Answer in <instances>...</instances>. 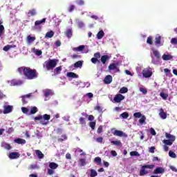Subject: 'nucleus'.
<instances>
[{"instance_id": "72a5a7b5", "label": "nucleus", "mask_w": 177, "mask_h": 177, "mask_svg": "<svg viewBox=\"0 0 177 177\" xmlns=\"http://www.w3.org/2000/svg\"><path fill=\"white\" fill-rule=\"evenodd\" d=\"M90 172L91 177H96V176L97 175V171H96V170L93 169H90Z\"/></svg>"}, {"instance_id": "20e7f679", "label": "nucleus", "mask_w": 177, "mask_h": 177, "mask_svg": "<svg viewBox=\"0 0 177 177\" xmlns=\"http://www.w3.org/2000/svg\"><path fill=\"white\" fill-rule=\"evenodd\" d=\"M151 50L153 56H155L156 58V59H154V58H153L151 60V63L156 65L160 64V60L161 59V54L160 53V51L154 48H151Z\"/></svg>"}, {"instance_id": "7c9ffc66", "label": "nucleus", "mask_w": 177, "mask_h": 177, "mask_svg": "<svg viewBox=\"0 0 177 177\" xmlns=\"http://www.w3.org/2000/svg\"><path fill=\"white\" fill-rule=\"evenodd\" d=\"M113 135L115 136H122L124 135V132L119 130H115V131L113 132Z\"/></svg>"}, {"instance_id": "338daca9", "label": "nucleus", "mask_w": 177, "mask_h": 177, "mask_svg": "<svg viewBox=\"0 0 177 177\" xmlns=\"http://www.w3.org/2000/svg\"><path fill=\"white\" fill-rule=\"evenodd\" d=\"M35 55H37V56H41V55H42V50H36Z\"/></svg>"}, {"instance_id": "b1692460", "label": "nucleus", "mask_w": 177, "mask_h": 177, "mask_svg": "<svg viewBox=\"0 0 177 177\" xmlns=\"http://www.w3.org/2000/svg\"><path fill=\"white\" fill-rule=\"evenodd\" d=\"M12 85H13V86H19V85H21V84H23V82H21V80H12L11 82Z\"/></svg>"}, {"instance_id": "6e6552de", "label": "nucleus", "mask_w": 177, "mask_h": 177, "mask_svg": "<svg viewBox=\"0 0 177 177\" xmlns=\"http://www.w3.org/2000/svg\"><path fill=\"white\" fill-rule=\"evenodd\" d=\"M142 75L145 78H150L153 75V73L149 69H144L142 71Z\"/></svg>"}, {"instance_id": "a19ab883", "label": "nucleus", "mask_w": 177, "mask_h": 177, "mask_svg": "<svg viewBox=\"0 0 177 177\" xmlns=\"http://www.w3.org/2000/svg\"><path fill=\"white\" fill-rule=\"evenodd\" d=\"M130 156L139 157L140 156V154L139 153V152H138L136 151H133L130 152Z\"/></svg>"}, {"instance_id": "c756f323", "label": "nucleus", "mask_w": 177, "mask_h": 177, "mask_svg": "<svg viewBox=\"0 0 177 177\" xmlns=\"http://www.w3.org/2000/svg\"><path fill=\"white\" fill-rule=\"evenodd\" d=\"M36 113H38V108H37V106H33L30 109L29 115H31V114H35Z\"/></svg>"}, {"instance_id": "7ed1b4c3", "label": "nucleus", "mask_w": 177, "mask_h": 177, "mask_svg": "<svg viewBox=\"0 0 177 177\" xmlns=\"http://www.w3.org/2000/svg\"><path fill=\"white\" fill-rule=\"evenodd\" d=\"M44 118V120H42ZM35 121H40V124L41 125H48V122L45 121H49L50 120V115L44 114L43 116L42 115H39L34 118Z\"/></svg>"}, {"instance_id": "9d476101", "label": "nucleus", "mask_w": 177, "mask_h": 177, "mask_svg": "<svg viewBox=\"0 0 177 177\" xmlns=\"http://www.w3.org/2000/svg\"><path fill=\"white\" fill-rule=\"evenodd\" d=\"M10 160H15L16 158H19L20 157V153L19 152H10L8 156Z\"/></svg>"}, {"instance_id": "e433bc0d", "label": "nucleus", "mask_w": 177, "mask_h": 177, "mask_svg": "<svg viewBox=\"0 0 177 177\" xmlns=\"http://www.w3.org/2000/svg\"><path fill=\"white\" fill-rule=\"evenodd\" d=\"M62 71V66H58L54 69V73L57 75L60 74V72Z\"/></svg>"}, {"instance_id": "69168bd1", "label": "nucleus", "mask_w": 177, "mask_h": 177, "mask_svg": "<svg viewBox=\"0 0 177 177\" xmlns=\"http://www.w3.org/2000/svg\"><path fill=\"white\" fill-rule=\"evenodd\" d=\"M94 57L95 59H100V53L97 52L94 54Z\"/></svg>"}, {"instance_id": "c9c22d12", "label": "nucleus", "mask_w": 177, "mask_h": 177, "mask_svg": "<svg viewBox=\"0 0 177 177\" xmlns=\"http://www.w3.org/2000/svg\"><path fill=\"white\" fill-rule=\"evenodd\" d=\"M2 146L6 149V150H10L12 149V147L8 143H3Z\"/></svg>"}, {"instance_id": "473e14b6", "label": "nucleus", "mask_w": 177, "mask_h": 177, "mask_svg": "<svg viewBox=\"0 0 177 177\" xmlns=\"http://www.w3.org/2000/svg\"><path fill=\"white\" fill-rule=\"evenodd\" d=\"M163 143L166 145V146H172L174 141H171V140H163Z\"/></svg>"}, {"instance_id": "c03bdc74", "label": "nucleus", "mask_w": 177, "mask_h": 177, "mask_svg": "<svg viewBox=\"0 0 177 177\" xmlns=\"http://www.w3.org/2000/svg\"><path fill=\"white\" fill-rule=\"evenodd\" d=\"M160 96L163 99V100H167L168 99V94L165 93H160Z\"/></svg>"}, {"instance_id": "5701e85b", "label": "nucleus", "mask_w": 177, "mask_h": 177, "mask_svg": "<svg viewBox=\"0 0 177 177\" xmlns=\"http://www.w3.org/2000/svg\"><path fill=\"white\" fill-rule=\"evenodd\" d=\"M84 62L83 61H77L74 64L75 68H78L82 67Z\"/></svg>"}, {"instance_id": "2f4dec72", "label": "nucleus", "mask_w": 177, "mask_h": 177, "mask_svg": "<svg viewBox=\"0 0 177 177\" xmlns=\"http://www.w3.org/2000/svg\"><path fill=\"white\" fill-rule=\"evenodd\" d=\"M57 167H59V165H57V163L50 162L49 164V167L50 168V169H56Z\"/></svg>"}, {"instance_id": "ddd939ff", "label": "nucleus", "mask_w": 177, "mask_h": 177, "mask_svg": "<svg viewBox=\"0 0 177 177\" xmlns=\"http://www.w3.org/2000/svg\"><path fill=\"white\" fill-rule=\"evenodd\" d=\"M159 115L162 120H165L167 118V113L164 112V109H162V108L159 109Z\"/></svg>"}, {"instance_id": "f03ea898", "label": "nucleus", "mask_w": 177, "mask_h": 177, "mask_svg": "<svg viewBox=\"0 0 177 177\" xmlns=\"http://www.w3.org/2000/svg\"><path fill=\"white\" fill-rule=\"evenodd\" d=\"M59 62V59H48V61L45 62V67L48 71L50 70H53L56 66H57V62Z\"/></svg>"}, {"instance_id": "4d7b16f0", "label": "nucleus", "mask_w": 177, "mask_h": 177, "mask_svg": "<svg viewBox=\"0 0 177 177\" xmlns=\"http://www.w3.org/2000/svg\"><path fill=\"white\" fill-rule=\"evenodd\" d=\"M140 91L143 93V95H147V90L143 87L140 88Z\"/></svg>"}, {"instance_id": "4c0bfd02", "label": "nucleus", "mask_w": 177, "mask_h": 177, "mask_svg": "<svg viewBox=\"0 0 177 177\" xmlns=\"http://www.w3.org/2000/svg\"><path fill=\"white\" fill-rule=\"evenodd\" d=\"M138 121L141 125H143V124H145V122H146V116L143 115Z\"/></svg>"}, {"instance_id": "5fc2aeb1", "label": "nucleus", "mask_w": 177, "mask_h": 177, "mask_svg": "<svg viewBox=\"0 0 177 177\" xmlns=\"http://www.w3.org/2000/svg\"><path fill=\"white\" fill-rule=\"evenodd\" d=\"M80 123L81 124V125H85L86 124V122H85V118H80L79 119Z\"/></svg>"}, {"instance_id": "6e6d98bb", "label": "nucleus", "mask_w": 177, "mask_h": 177, "mask_svg": "<svg viewBox=\"0 0 177 177\" xmlns=\"http://www.w3.org/2000/svg\"><path fill=\"white\" fill-rule=\"evenodd\" d=\"M62 138H58V142H63L64 140H67V136L62 135Z\"/></svg>"}, {"instance_id": "37998d69", "label": "nucleus", "mask_w": 177, "mask_h": 177, "mask_svg": "<svg viewBox=\"0 0 177 177\" xmlns=\"http://www.w3.org/2000/svg\"><path fill=\"white\" fill-rule=\"evenodd\" d=\"M147 44H149V45H153V37L151 36L147 37Z\"/></svg>"}, {"instance_id": "680f3d73", "label": "nucleus", "mask_w": 177, "mask_h": 177, "mask_svg": "<svg viewBox=\"0 0 177 177\" xmlns=\"http://www.w3.org/2000/svg\"><path fill=\"white\" fill-rule=\"evenodd\" d=\"M81 167H84L85 165V159L81 158L79 160Z\"/></svg>"}, {"instance_id": "bf43d9fd", "label": "nucleus", "mask_w": 177, "mask_h": 177, "mask_svg": "<svg viewBox=\"0 0 177 177\" xmlns=\"http://www.w3.org/2000/svg\"><path fill=\"white\" fill-rule=\"evenodd\" d=\"M120 115L124 119L128 118V117H129V114H128V113L127 112L122 113Z\"/></svg>"}, {"instance_id": "a878e982", "label": "nucleus", "mask_w": 177, "mask_h": 177, "mask_svg": "<svg viewBox=\"0 0 177 177\" xmlns=\"http://www.w3.org/2000/svg\"><path fill=\"white\" fill-rule=\"evenodd\" d=\"M84 49H85V46L81 45L77 48H74L73 50H75L76 52H82V50H84Z\"/></svg>"}, {"instance_id": "c85d7f7f", "label": "nucleus", "mask_w": 177, "mask_h": 177, "mask_svg": "<svg viewBox=\"0 0 177 177\" xmlns=\"http://www.w3.org/2000/svg\"><path fill=\"white\" fill-rule=\"evenodd\" d=\"M103 37H104V32L103 30L99 31L97 34V39H102Z\"/></svg>"}, {"instance_id": "cd10ccee", "label": "nucleus", "mask_w": 177, "mask_h": 177, "mask_svg": "<svg viewBox=\"0 0 177 177\" xmlns=\"http://www.w3.org/2000/svg\"><path fill=\"white\" fill-rule=\"evenodd\" d=\"M53 35H55V32H53V30H50V31L46 32V34L45 35V38H52V37H53Z\"/></svg>"}, {"instance_id": "de8ad7c7", "label": "nucleus", "mask_w": 177, "mask_h": 177, "mask_svg": "<svg viewBox=\"0 0 177 177\" xmlns=\"http://www.w3.org/2000/svg\"><path fill=\"white\" fill-rule=\"evenodd\" d=\"M94 110H97L98 113H102L103 109H102V106L97 105L96 106L94 107Z\"/></svg>"}, {"instance_id": "f704fd0d", "label": "nucleus", "mask_w": 177, "mask_h": 177, "mask_svg": "<svg viewBox=\"0 0 177 177\" xmlns=\"http://www.w3.org/2000/svg\"><path fill=\"white\" fill-rule=\"evenodd\" d=\"M118 65V64H111L109 66V70L111 71V70H117V66Z\"/></svg>"}, {"instance_id": "412c9836", "label": "nucleus", "mask_w": 177, "mask_h": 177, "mask_svg": "<svg viewBox=\"0 0 177 177\" xmlns=\"http://www.w3.org/2000/svg\"><path fill=\"white\" fill-rule=\"evenodd\" d=\"M65 35H66V37H67V38H71V37H73V30L68 29L65 32Z\"/></svg>"}, {"instance_id": "f257e3e1", "label": "nucleus", "mask_w": 177, "mask_h": 177, "mask_svg": "<svg viewBox=\"0 0 177 177\" xmlns=\"http://www.w3.org/2000/svg\"><path fill=\"white\" fill-rule=\"evenodd\" d=\"M17 71L21 75H24L26 80H35V78H38V73H37L35 69L21 66L18 68Z\"/></svg>"}, {"instance_id": "f3484780", "label": "nucleus", "mask_w": 177, "mask_h": 177, "mask_svg": "<svg viewBox=\"0 0 177 177\" xmlns=\"http://www.w3.org/2000/svg\"><path fill=\"white\" fill-rule=\"evenodd\" d=\"M46 21V18H44L41 20H37L35 22V27H39L40 24H42V23H45Z\"/></svg>"}, {"instance_id": "864d4df0", "label": "nucleus", "mask_w": 177, "mask_h": 177, "mask_svg": "<svg viewBox=\"0 0 177 177\" xmlns=\"http://www.w3.org/2000/svg\"><path fill=\"white\" fill-rule=\"evenodd\" d=\"M91 62H92L93 64H96V63H100V60H99V59H97V58L93 57V58H91Z\"/></svg>"}, {"instance_id": "393cba45", "label": "nucleus", "mask_w": 177, "mask_h": 177, "mask_svg": "<svg viewBox=\"0 0 177 177\" xmlns=\"http://www.w3.org/2000/svg\"><path fill=\"white\" fill-rule=\"evenodd\" d=\"M67 77L69 78H78V75L73 72L67 73Z\"/></svg>"}, {"instance_id": "603ef678", "label": "nucleus", "mask_w": 177, "mask_h": 177, "mask_svg": "<svg viewBox=\"0 0 177 177\" xmlns=\"http://www.w3.org/2000/svg\"><path fill=\"white\" fill-rule=\"evenodd\" d=\"M89 127H90V128H91V129H95V128L96 127V122H91L89 123Z\"/></svg>"}, {"instance_id": "3c124183", "label": "nucleus", "mask_w": 177, "mask_h": 177, "mask_svg": "<svg viewBox=\"0 0 177 177\" xmlns=\"http://www.w3.org/2000/svg\"><path fill=\"white\" fill-rule=\"evenodd\" d=\"M95 162H97L98 165H100V164H102V158H100V157H96L94 159Z\"/></svg>"}, {"instance_id": "bb28decb", "label": "nucleus", "mask_w": 177, "mask_h": 177, "mask_svg": "<svg viewBox=\"0 0 177 177\" xmlns=\"http://www.w3.org/2000/svg\"><path fill=\"white\" fill-rule=\"evenodd\" d=\"M53 92L50 89H48L46 91H44V96L46 97H48V96H53Z\"/></svg>"}, {"instance_id": "dca6fc26", "label": "nucleus", "mask_w": 177, "mask_h": 177, "mask_svg": "<svg viewBox=\"0 0 177 177\" xmlns=\"http://www.w3.org/2000/svg\"><path fill=\"white\" fill-rule=\"evenodd\" d=\"M165 136H166L167 139H169V140H171V142H175V140L176 139L175 136L168 133H165Z\"/></svg>"}, {"instance_id": "774afa93", "label": "nucleus", "mask_w": 177, "mask_h": 177, "mask_svg": "<svg viewBox=\"0 0 177 177\" xmlns=\"http://www.w3.org/2000/svg\"><path fill=\"white\" fill-rule=\"evenodd\" d=\"M154 150H156V147H151L149 149V152L153 153H154Z\"/></svg>"}, {"instance_id": "ea45409f", "label": "nucleus", "mask_w": 177, "mask_h": 177, "mask_svg": "<svg viewBox=\"0 0 177 177\" xmlns=\"http://www.w3.org/2000/svg\"><path fill=\"white\" fill-rule=\"evenodd\" d=\"M111 143L112 145H114L115 146H121L122 145L121 143V141L120 140H113V141H111Z\"/></svg>"}, {"instance_id": "9b49d317", "label": "nucleus", "mask_w": 177, "mask_h": 177, "mask_svg": "<svg viewBox=\"0 0 177 177\" xmlns=\"http://www.w3.org/2000/svg\"><path fill=\"white\" fill-rule=\"evenodd\" d=\"M112 82H113V77L110 75H106L104 80V82L106 85H109V84H111Z\"/></svg>"}, {"instance_id": "58836bf2", "label": "nucleus", "mask_w": 177, "mask_h": 177, "mask_svg": "<svg viewBox=\"0 0 177 177\" xmlns=\"http://www.w3.org/2000/svg\"><path fill=\"white\" fill-rule=\"evenodd\" d=\"M28 169H30L31 171H32V169H39V167L37 166V165H30L28 167Z\"/></svg>"}, {"instance_id": "4468645a", "label": "nucleus", "mask_w": 177, "mask_h": 177, "mask_svg": "<svg viewBox=\"0 0 177 177\" xmlns=\"http://www.w3.org/2000/svg\"><path fill=\"white\" fill-rule=\"evenodd\" d=\"M109 60H110V56L107 55H104L101 57V62L102 64H104L106 62H109Z\"/></svg>"}, {"instance_id": "6ab92c4d", "label": "nucleus", "mask_w": 177, "mask_h": 177, "mask_svg": "<svg viewBox=\"0 0 177 177\" xmlns=\"http://www.w3.org/2000/svg\"><path fill=\"white\" fill-rule=\"evenodd\" d=\"M35 41V37H32L31 35H28L26 38V42L28 44H32Z\"/></svg>"}, {"instance_id": "f8f14e48", "label": "nucleus", "mask_w": 177, "mask_h": 177, "mask_svg": "<svg viewBox=\"0 0 177 177\" xmlns=\"http://www.w3.org/2000/svg\"><path fill=\"white\" fill-rule=\"evenodd\" d=\"M165 172V169L162 167H157L154 169L153 174L157 175L158 174H164Z\"/></svg>"}, {"instance_id": "39448f33", "label": "nucleus", "mask_w": 177, "mask_h": 177, "mask_svg": "<svg viewBox=\"0 0 177 177\" xmlns=\"http://www.w3.org/2000/svg\"><path fill=\"white\" fill-rule=\"evenodd\" d=\"M154 168V165H145L141 167L140 170V176H145V175H147L149 171L146 169H153Z\"/></svg>"}, {"instance_id": "e2e57ef3", "label": "nucleus", "mask_w": 177, "mask_h": 177, "mask_svg": "<svg viewBox=\"0 0 177 177\" xmlns=\"http://www.w3.org/2000/svg\"><path fill=\"white\" fill-rule=\"evenodd\" d=\"M55 45L57 48H59V46H62V41H60V40H57L55 41Z\"/></svg>"}, {"instance_id": "4be33fe9", "label": "nucleus", "mask_w": 177, "mask_h": 177, "mask_svg": "<svg viewBox=\"0 0 177 177\" xmlns=\"http://www.w3.org/2000/svg\"><path fill=\"white\" fill-rule=\"evenodd\" d=\"M162 60H165V61L171 60L172 59V55L164 54L162 56Z\"/></svg>"}, {"instance_id": "423d86ee", "label": "nucleus", "mask_w": 177, "mask_h": 177, "mask_svg": "<svg viewBox=\"0 0 177 177\" xmlns=\"http://www.w3.org/2000/svg\"><path fill=\"white\" fill-rule=\"evenodd\" d=\"M124 99H125V96L122 95V94H117L113 98V102L114 103H121Z\"/></svg>"}, {"instance_id": "a211bd4d", "label": "nucleus", "mask_w": 177, "mask_h": 177, "mask_svg": "<svg viewBox=\"0 0 177 177\" xmlns=\"http://www.w3.org/2000/svg\"><path fill=\"white\" fill-rule=\"evenodd\" d=\"M35 153L38 158H39L40 160L45 157V155H44V153H42V151H41L40 150L36 149Z\"/></svg>"}, {"instance_id": "052dcab7", "label": "nucleus", "mask_w": 177, "mask_h": 177, "mask_svg": "<svg viewBox=\"0 0 177 177\" xmlns=\"http://www.w3.org/2000/svg\"><path fill=\"white\" fill-rule=\"evenodd\" d=\"M171 44H172V45H177V39L174 37L171 39Z\"/></svg>"}, {"instance_id": "2eb2a0df", "label": "nucleus", "mask_w": 177, "mask_h": 177, "mask_svg": "<svg viewBox=\"0 0 177 177\" xmlns=\"http://www.w3.org/2000/svg\"><path fill=\"white\" fill-rule=\"evenodd\" d=\"M15 143H17V145H26V140L22 138H16L14 140Z\"/></svg>"}, {"instance_id": "09e8293b", "label": "nucleus", "mask_w": 177, "mask_h": 177, "mask_svg": "<svg viewBox=\"0 0 177 177\" xmlns=\"http://www.w3.org/2000/svg\"><path fill=\"white\" fill-rule=\"evenodd\" d=\"M21 111L24 113V114H28V113H30V110L26 107H21Z\"/></svg>"}, {"instance_id": "0eeeda50", "label": "nucleus", "mask_w": 177, "mask_h": 177, "mask_svg": "<svg viewBox=\"0 0 177 177\" xmlns=\"http://www.w3.org/2000/svg\"><path fill=\"white\" fill-rule=\"evenodd\" d=\"M161 36L160 35H157L155 37V45L158 48L160 46H162L163 44L161 43Z\"/></svg>"}, {"instance_id": "a18cd8bd", "label": "nucleus", "mask_w": 177, "mask_h": 177, "mask_svg": "<svg viewBox=\"0 0 177 177\" xmlns=\"http://www.w3.org/2000/svg\"><path fill=\"white\" fill-rule=\"evenodd\" d=\"M169 156L171 158H176V153H175V152H174L172 151H169Z\"/></svg>"}, {"instance_id": "aec40b11", "label": "nucleus", "mask_w": 177, "mask_h": 177, "mask_svg": "<svg viewBox=\"0 0 177 177\" xmlns=\"http://www.w3.org/2000/svg\"><path fill=\"white\" fill-rule=\"evenodd\" d=\"M35 15H37V10L35 9H32V10H30L28 12V17H31L32 16H35Z\"/></svg>"}, {"instance_id": "79ce46f5", "label": "nucleus", "mask_w": 177, "mask_h": 177, "mask_svg": "<svg viewBox=\"0 0 177 177\" xmlns=\"http://www.w3.org/2000/svg\"><path fill=\"white\" fill-rule=\"evenodd\" d=\"M127 92H128V88L127 87H122L119 91V93H127Z\"/></svg>"}, {"instance_id": "13d9d810", "label": "nucleus", "mask_w": 177, "mask_h": 177, "mask_svg": "<svg viewBox=\"0 0 177 177\" xmlns=\"http://www.w3.org/2000/svg\"><path fill=\"white\" fill-rule=\"evenodd\" d=\"M5 30V27L3 25H0V37L2 36V34H3V31Z\"/></svg>"}, {"instance_id": "1a4fd4ad", "label": "nucleus", "mask_w": 177, "mask_h": 177, "mask_svg": "<svg viewBox=\"0 0 177 177\" xmlns=\"http://www.w3.org/2000/svg\"><path fill=\"white\" fill-rule=\"evenodd\" d=\"M13 110V106L10 105L4 106V109L3 111V114H9V113H12Z\"/></svg>"}, {"instance_id": "8fccbe9b", "label": "nucleus", "mask_w": 177, "mask_h": 177, "mask_svg": "<svg viewBox=\"0 0 177 177\" xmlns=\"http://www.w3.org/2000/svg\"><path fill=\"white\" fill-rule=\"evenodd\" d=\"M74 9H75V6L74 5H71L69 6V7L68 8V11L71 13V12H74Z\"/></svg>"}, {"instance_id": "49530a36", "label": "nucleus", "mask_w": 177, "mask_h": 177, "mask_svg": "<svg viewBox=\"0 0 177 177\" xmlns=\"http://www.w3.org/2000/svg\"><path fill=\"white\" fill-rule=\"evenodd\" d=\"M142 116V115L140 112H136L133 113V117L135 118H141Z\"/></svg>"}, {"instance_id": "0e129e2a", "label": "nucleus", "mask_w": 177, "mask_h": 177, "mask_svg": "<svg viewBox=\"0 0 177 177\" xmlns=\"http://www.w3.org/2000/svg\"><path fill=\"white\" fill-rule=\"evenodd\" d=\"M97 143H103V137H98L96 138Z\"/></svg>"}]
</instances>
